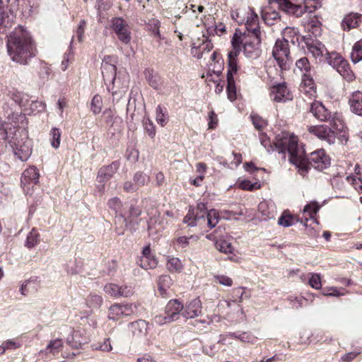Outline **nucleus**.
Returning <instances> with one entry per match:
<instances>
[{
	"label": "nucleus",
	"mask_w": 362,
	"mask_h": 362,
	"mask_svg": "<svg viewBox=\"0 0 362 362\" xmlns=\"http://www.w3.org/2000/svg\"><path fill=\"white\" fill-rule=\"evenodd\" d=\"M272 56L281 70H288L293 63L289 42L285 38L277 39L272 49Z\"/></svg>",
	"instance_id": "423d86ee"
},
{
	"label": "nucleus",
	"mask_w": 362,
	"mask_h": 362,
	"mask_svg": "<svg viewBox=\"0 0 362 362\" xmlns=\"http://www.w3.org/2000/svg\"><path fill=\"white\" fill-rule=\"evenodd\" d=\"M251 119L255 129L258 130L262 129L267 125L266 121L259 115H252Z\"/></svg>",
	"instance_id": "e2e57ef3"
},
{
	"label": "nucleus",
	"mask_w": 362,
	"mask_h": 362,
	"mask_svg": "<svg viewBox=\"0 0 362 362\" xmlns=\"http://www.w3.org/2000/svg\"><path fill=\"white\" fill-rule=\"evenodd\" d=\"M173 284V280L169 275H162L158 281V288L160 294L165 297L167 291Z\"/></svg>",
	"instance_id": "7c9ffc66"
},
{
	"label": "nucleus",
	"mask_w": 362,
	"mask_h": 362,
	"mask_svg": "<svg viewBox=\"0 0 362 362\" xmlns=\"http://www.w3.org/2000/svg\"><path fill=\"white\" fill-rule=\"evenodd\" d=\"M231 43L233 48L228 53V72L236 73L238 71L237 57L241 50L240 45L242 42L240 37L237 34H234Z\"/></svg>",
	"instance_id": "ddd939ff"
},
{
	"label": "nucleus",
	"mask_w": 362,
	"mask_h": 362,
	"mask_svg": "<svg viewBox=\"0 0 362 362\" xmlns=\"http://www.w3.org/2000/svg\"><path fill=\"white\" fill-rule=\"evenodd\" d=\"M110 28L117 35L118 40L124 45H128L132 39V33L127 22L120 17H115L111 20Z\"/></svg>",
	"instance_id": "6e6552de"
},
{
	"label": "nucleus",
	"mask_w": 362,
	"mask_h": 362,
	"mask_svg": "<svg viewBox=\"0 0 362 362\" xmlns=\"http://www.w3.org/2000/svg\"><path fill=\"white\" fill-rule=\"evenodd\" d=\"M156 120L162 127L165 126L168 121V115L166 108L158 105L156 109Z\"/></svg>",
	"instance_id": "58836bf2"
},
{
	"label": "nucleus",
	"mask_w": 362,
	"mask_h": 362,
	"mask_svg": "<svg viewBox=\"0 0 362 362\" xmlns=\"http://www.w3.org/2000/svg\"><path fill=\"white\" fill-rule=\"evenodd\" d=\"M8 97L11 99L16 104L23 110L24 105L28 102L29 95L28 94L18 91L17 90H9L7 93Z\"/></svg>",
	"instance_id": "cd10ccee"
},
{
	"label": "nucleus",
	"mask_w": 362,
	"mask_h": 362,
	"mask_svg": "<svg viewBox=\"0 0 362 362\" xmlns=\"http://www.w3.org/2000/svg\"><path fill=\"white\" fill-rule=\"evenodd\" d=\"M45 108V105L44 103L37 100H31V98L29 96L28 102L23 106V111L25 112V114L30 115L35 112H38L43 111Z\"/></svg>",
	"instance_id": "a878e982"
},
{
	"label": "nucleus",
	"mask_w": 362,
	"mask_h": 362,
	"mask_svg": "<svg viewBox=\"0 0 362 362\" xmlns=\"http://www.w3.org/2000/svg\"><path fill=\"white\" fill-rule=\"evenodd\" d=\"M235 74V73L232 72L227 73V94L230 101H233L236 99V88L233 78Z\"/></svg>",
	"instance_id": "f704fd0d"
},
{
	"label": "nucleus",
	"mask_w": 362,
	"mask_h": 362,
	"mask_svg": "<svg viewBox=\"0 0 362 362\" xmlns=\"http://www.w3.org/2000/svg\"><path fill=\"white\" fill-rule=\"evenodd\" d=\"M123 317L122 304L115 303L109 308L107 317L109 320H118Z\"/></svg>",
	"instance_id": "e433bc0d"
},
{
	"label": "nucleus",
	"mask_w": 362,
	"mask_h": 362,
	"mask_svg": "<svg viewBox=\"0 0 362 362\" xmlns=\"http://www.w3.org/2000/svg\"><path fill=\"white\" fill-rule=\"evenodd\" d=\"M202 305L199 298H196L186 303L182 312V315L186 319H192L202 315Z\"/></svg>",
	"instance_id": "a211bd4d"
},
{
	"label": "nucleus",
	"mask_w": 362,
	"mask_h": 362,
	"mask_svg": "<svg viewBox=\"0 0 362 362\" xmlns=\"http://www.w3.org/2000/svg\"><path fill=\"white\" fill-rule=\"evenodd\" d=\"M123 317L129 316L136 311L137 308L136 305L132 303L122 304Z\"/></svg>",
	"instance_id": "0e129e2a"
},
{
	"label": "nucleus",
	"mask_w": 362,
	"mask_h": 362,
	"mask_svg": "<svg viewBox=\"0 0 362 362\" xmlns=\"http://www.w3.org/2000/svg\"><path fill=\"white\" fill-rule=\"evenodd\" d=\"M21 346V343L16 339H8L2 343V348L4 351L6 350H16Z\"/></svg>",
	"instance_id": "052dcab7"
},
{
	"label": "nucleus",
	"mask_w": 362,
	"mask_h": 362,
	"mask_svg": "<svg viewBox=\"0 0 362 362\" xmlns=\"http://www.w3.org/2000/svg\"><path fill=\"white\" fill-rule=\"evenodd\" d=\"M184 305L177 299L168 301L163 315H156L153 322L158 325H163L176 321L182 315Z\"/></svg>",
	"instance_id": "0eeeda50"
},
{
	"label": "nucleus",
	"mask_w": 362,
	"mask_h": 362,
	"mask_svg": "<svg viewBox=\"0 0 362 362\" xmlns=\"http://www.w3.org/2000/svg\"><path fill=\"white\" fill-rule=\"evenodd\" d=\"M167 267L170 272H180L182 268V265L179 258L170 257L168 261Z\"/></svg>",
	"instance_id": "603ef678"
},
{
	"label": "nucleus",
	"mask_w": 362,
	"mask_h": 362,
	"mask_svg": "<svg viewBox=\"0 0 362 362\" xmlns=\"http://www.w3.org/2000/svg\"><path fill=\"white\" fill-rule=\"evenodd\" d=\"M226 337L230 338L238 339L243 342L254 343L256 341V337L250 332H243L241 334H236L235 332H229Z\"/></svg>",
	"instance_id": "79ce46f5"
},
{
	"label": "nucleus",
	"mask_w": 362,
	"mask_h": 362,
	"mask_svg": "<svg viewBox=\"0 0 362 362\" xmlns=\"http://www.w3.org/2000/svg\"><path fill=\"white\" fill-rule=\"evenodd\" d=\"M303 151V160L305 163V169L303 170L300 166L295 165L298 169V171L302 175H304L308 170L310 166L318 170H322L328 168L330 165V158L325 153L324 149H318L310 154L308 158H306L305 151L302 147H300Z\"/></svg>",
	"instance_id": "39448f33"
},
{
	"label": "nucleus",
	"mask_w": 362,
	"mask_h": 362,
	"mask_svg": "<svg viewBox=\"0 0 362 362\" xmlns=\"http://www.w3.org/2000/svg\"><path fill=\"white\" fill-rule=\"evenodd\" d=\"M215 245L217 250L226 254L232 253L234 250L231 243L228 240L223 238H219L216 241Z\"/></svg>",
	"instance_id": "ea45409f"
},
{
	"label": "nucleus",
	"mask_w": 362,
	"mask_h": 362,
	"mask_svg": "<svg viewBox=\"0 0 362 362\" xmlns=\"http://www.w3.org/2000/svg\"><path fill=\"white\" fill-rule=\"evenodd\" d=\"M110 209H112L116 216L115 219V230L118 235H123L127 228L134 231L137 228V226L141 221L139 216L141 210L139 207L131 204L127 206L129 209V215L126 217L123 212V204L118 197H113L108 201L107 203Z\"/></svg>",
	"instance_id": "7ed1b4c3"
},
{
	"label": "nucleus",
	"mask_w": 362,
	"mask_h": 362,
	"mask_svg": "<svg viewBox=\"0 0 362 362\" xmlns=\"http://www.w3.org/2000/svg\"><path fill=\"white\" fill-rule=\"evenodd\" d=\"M39 242V233L35 229H33L28 235L25 245L32 248L35 247Z\"/></svg>",
	"instance_id": "09e8293b"
},
{
	"label": "nucleus",
	"mask_w": 362,
	"mask_h": 362,
	"mask_svg": "<svg viewBox=\"0 0 362 362\" xmlns=\"http://www.w3.org/2000/svg\"><path fill=\"white\" fill-rule=\"evenodd\" d=\"M1 0H0V27L8 28L13 24L14 14L11 11H5L1 6Z\"/></svg>",
	"instance_id": "c85d7f7f"
},
{
	"label": "nucleus",
	"mask_w": 362,
	"mask_h": 362,
	"mask_svg": "<svg viewBox=\"0 0 362 362\" xmlns=\"http://www.w3.org/2000/svg\"><path fill=\"white\" fill-rule=\"evenodd\" d=\"M351 109L355 114L362 115V92L356 91L353 93L349 99Z\"/></svg>",
	"instance_id": "393cba45"
},
{
	"label": "nucleus",
	"mask_w": 362,
	"mask_h": 362,
	"mask_svg": "<svg viewBox=\"0 0 362 362\" xmlns=\"http://www.w3.org/2000/svg\"><path fill=\"white\" fill-rule=\"evenodd\" d=\"M7 50L11 59L21 64H26L37 52L30 33L21 26L16 28L8 37Z\"/></svg>",
	"instance_id": "f03ea898"
},
{
	"label": "nucleus",
	"mask_w": 362,
	"mask_h": 362,
	"mask_svg": "<svg viewBox=\"0 0 362 362\" xmlns=\"http://www.w3.org/2000/svg\"><path fill=\"white\" fill-rule=\"evenodd\" d=\"M63 342L62 339H56L49 341L46 349L40 351L41 354H51L55 355L58 354L62 349Z\"/></svg>",
	"instance_id": "72a5a7b5"
},
{
	"label": "nucleus",
	"mask_w": 362,
	"mask_h": 362,
	"mask_svg": "<svg viewBox=\"0 0 362 362\" xmlns=\"http://www.w3.org/2000/svg\"><path fill=\"white\" fill-rule=\"evenodd\" d=\"M259 139L261 144L269 153L277 151L281 155L282 159H285L286 153L288 152L289 160L292 164L297 165L303 170L305 169V163L303 160V151L299 148L296 136L283 132L276 136L272 144L266 134H262Z\"/></svg>",
	"instance_id": "f257e3e1"
},
{
	"label": "nucleus",
	"mask_w": 362,
	"mask_h": 362,
	"mask_svg": "<svg viewBox=\"0 0 362 362\" xmlns=\"http://www.w3.org/2000/svg\"><path fill=\"white\" fill-rule=\"evenodd\" d=\"M144 129L151 138H153L156 135V127L153 122L147 118L144 121Z\"/></svg>",
	"instance_id": "680f3d73"
},
{
	"label": "nucleus",
	"mask_w": 362,
	"mask_h": 362,
	"mask_svg": "<svg viewBox=\"0 0 362 362\" xmlns=\"http://www.w3.org/2000/svg\"><path fill=\"white\" fill-rule=\"evenodd\" d=\"M351 61L356 64L362 60V39L357 41L353 46L351 53Z\"/></svg>",
	"instance_id": "4c0bfd02"
},
{
	"label": "nucleus",
	"mask_w": 362,
	"mask_h": 362,
	"mask_svg": "<svg viewBox=\"0 0 362 362\" xmlns=\"http://www.w3.org/2000/svg\"><path fill=\"white\" fill-rule=\"evenodd\" d=\"M103 106V99L100 95H95L92 98L90 103V110L94 115H98L101 112Z\"/></svg>",
	"instance_id": "49530a36"
},
{
	"label": "nucleus",
	"mask_w": 362,
	"mask_h": 362,
	"mask_svg": "<svg viewBox=\"0 0 362 362\" xmlns=\"http://www.w3.org/2000/svg\"><path fill=\"white\" fill-rule=\"evenodd\" d=\"M137 264L143 269L148 270L151 269L157 266V260L153 256L139 257Z\"/></svg>",
	"instance_id": "c9c22d12"
},
{
	"label": "nucleus",
	"mask_w": 362,
	"mask_h": 362,
	"mask_svg": "<svg viewBox=\"0 0 362 362\" xmlns=\"http://www.w3.org/2000/svg\"><path fill=\"white\" fill-rule=\"evenodd\" d=\"M320 209V206L315 202L308 204L303 209V216L301 218V221L304 218L305 222H307L309 219H313L315 222H317L315 219V215L317 213Z\"/></svg>",
	"instance_id": "c756f323"
},
{
	"label": "nucleus",
	"mask_w": 362,
	"mask_h": 362,
	"mask_svg": "<svg viewBox=\"0 0 362 362\" xmlns=\"http://www.w3.org/2000/svg\"><path fill=\"white\" fill-rule=\"evenodd\" d=\"M103 302L102 296L98 294H90L87 299V305L93 309H98L102 305Z\"/></svg>",
	"instance_id": "37998d69"
},
{
	"label": "nucleus",
	"mask_w": 362,
	"mask_h": 362,
	"mask_svg": "<svg viewBox=\"0 0 362 362\" xmlns=\"http://www.w3.org/2000/svg\"><path fill=\"white\" fill-rule=\"evenodd\" d=\"M246 13L247 12L245 10L239 8L235 11H232L231 17L239 25H242L245 23Z\"/></svg>",
	"instance_id": "5fc2aeb1"
},
{
	"label": "nucleus",
	"mask_w": 362,
	"mask_h": 362,
	"mask_svg": "<svg viewBox=\"0 0 362 362\" xmlns=\"http://www.w3.org/2000/svg\"><path fill=\"white\" fill-rule=\"evenodd\" d=\"M39 173L35 167H30L22 174L21 183L24 192L29 193L30 189L39 181Z\"/></svg>",
	"instance_id": "dca6fc26"
},
{
	"label": "nucleus",
	"mask_w": 362,
	"mask_h": 362,
	"mask_svg": "<svg viewBox=\"0 0 362 362\" xmlns=\"http://www.w3.org/2000/svg\"><path fill=\"white\" fill-rule=\"evenodd\" d=\"M308 132L317 136L322 141H326L329 145L333 144L336 141L337 132H339L334 129L332 127H329L327 125H313L308 128Z\"/></svg>",
	"instance_id": "1a4fd4ad"
},
{
	"label": "nucleus",
	"mask_w": 362,
	"mask_h": 362,
	"mask_svg": "<svg viewBox=\"0 0 362 362\" xmlns=\"http://www.w3.org/2000/svg\"><path fill=\"white\" fill-rule=\"evenodd\" d=\"M67 344L74 349H78L89 341V336L83 329L74 330L67 337Z\"/></svg>",
	"instance_id": "aec40b11"
},
{
	"label": "nucleus",
	"mask_w": 362,
	"mask_h": 362,
	"mask_svg": "<svg viewBox=\"0 0 362 362\" xmlns=\"http://www.w3.org/2000/svg\"><path fill=\"white\" fill-rule=\"evenodd\" d=\"M271 99L276 103H286L293 99V95L286 83L273 85L270 91Z\"/></svg>",
	"instance_id": "2eb2a0df"
},
{
	"label": "nucleus",
	"mask_w": 362,
	"mask_h": 362,
	"mask_svg": "<svg viewBox=\"0 0 362 362\" xmlns=\"http://www.w3.org/2000/svg\"><path fill=\"white\" fill-rule=\"evenodd\" d=\"M362 21V15L351 13L346 16L341 22V28L345 31H349L352 28H357Z\"/></svg>",
	"instance_id": "4be33fe9"
},
{
	"label": "nucleus",
	"mask_w": 362,
	"mask_h": 362,
	"mask_svg": "<svg viewBox=\"0 0 362 362\" xmlns=\"http://www.w3.org/2000/svg\"><path fill=\"white\" fill-rule=\"evenodd\" d=\"M207 209L205 204L198 203L196 208L189 207L187 215L184 217L183 221L190 227L197 226V221L204 219L207 214Z\"/></svg>",
	"instance_id": "f8f14e48"
},
{
	"label": "nucleus",
	"mask_w": 362,
	"mask_h": 362,
	"mask_svg": "<svg viewBox=\"0 0 362 362\" xmlns=\"http://www.w3.org/2000/svg\"><path fill=\"white\" fill-rule=\"evenodd\" d=\"M301 85L308 88L309 89L313 88L315 82L313 78L312 72L302 74Z\"/></svg>",
	"instance_id": "13d9d810"
},
{
	"label": "nucleus",
	"mask_w": 362,
	"mask_h": 362,
	"mask_svg": "<svg viewBox=\"0 0 362 362\" xmlns=\"http://www.w3.org/2000/svg\"><path fill=\"white\" fill-rule=\"evenodd\" d=\"M10 143L15 156L19 160L25 161L30 158L32 153L31 141L27 136L21 141L14 139Z\"/></svg>",
	"instance_id": "9d476101"
},
{
	"label": "nucleus",
	"mask_w": 362,
	"mask_h": 362,
	"mask_svg": "<svg viewBox=\"0 0 362 362\" xmlns=\"http://www.w3.org/2000/svg\"><path fill=\"white\" fill-rule=\"evenodd\" d=\"M218 217L219 215L217 211L214 209L208 211L206 214L208 226L210 228L215 227L218 222Z\"/></svg>",
	"instance_id": "864d4df0"
},
{
	"label": "nucleus",
	"mask_w": 362,
	"mask_h": 362,
	"mask_svg": "<svg viewBox=\"0 0 362 362\" xmlns=\"http://www.w3.org/2000/svg\"><path fill=\"white\" fill-rule=\"evenodd\" d=\"M129 330L132 332V336L137 339L148 341V331L150 325L144 320H139L132 322L128 325Z\"/></svg>",
	"instance_id": "4468645a"
},
{
	"label": "nucleus",
	"mask_w": 362,
	"mask_h": 362,
	"mask_svg": "<svg viewBox=\"0 0 362 362\" xmlns=\"http://www.w3.org/2000/svg\"><path fill=\"white\" fill-rule=\"evenodd\" d=\"M310 112L318 120L329 122L334 129L344 131L346 127L341 115L337 112H331L322 103L317 100L313 102L310 105Z\"/></svg>",
	"instance_id": "20e7f679"
},
{
	"label": "nucleus",
	"mask_w": 362,
	"mask_h": 362,
	"mask_svg": "<svg viewBox=\"0 0 362 362\" xmlns=\"http://www.w3.org/2000/svg\"><path fill=\"white\" fill-rule=\"evenodd\" d=\"M149 179L148 175L141 171L136 172L133 177V181L139 189L144 186L149 181Z\"/></svg>",
	"instance_id": "de8ad7c7"
},
{
	"label": "nucleus",
	"mask_w": 362,
	"mask_h": 362,
	"mask_svg": "<svg viewBox=\"0 0 362 362\" xmlns=\"http://www.w3.org/2000/svg\"><path fill=\"white\" fill-rule=\"evenodd\" d=\"M278 223L280 226L284 227H289L294 224V218L287 214L286 213H284L279 218Z\"/></svg>",
	"instance_id": "6e6d98bb"
},
{
	"label": "nucleus",
	"mask_w": 362,
	"mask_h": 362,
	"mask_svg": "<svg viewBox=\"0 0 362 362\" xmlns=\"http://www.w3.org/2000/svg\"><path fill=\"white\" fill-rule=\"evenodd\" d=\"M252 40H245L243 43V52L248 58L256 59L260 54L259 45L261 43V36H252Z\"/></svg>",
	"instance_id": "f3484780"
},
{
	"label": "nucleus",
	"mask_w": 362,
	"mask_h": 362,
	"mask_svg": "<svg viewBox=\"0 0 362 362\" xmlns=\"http://www.w3.org/2000/svg\"><path fill=\"white\" fill-rule=\"evenodd\" d=\"M303 4L304 7H306L308 12H313L316 10L318 7V0H303Z\"/></svg>",
	"instance_id": "69168bd1"
},
{
	"label": "nucleus",
	"mask_w": 362,
	"mask_h": 362,
	"mask_svg": "<svg viewBox=\"0 0 362 362\" xmlns=\"http://www.w3.org/2000/svg\"><path fill=\"white\" fill-rule=\"evenodd\" d=\"M119 167V162L114 161L109 165L100 168L98 173V181L102 182L110 179L117 171Z\"/></svg>",
	"instance_id": "412c9836"
},
{
	"label": "nucleus",
	"mask_w": 362,
	"mask_h": 362,
	"mask_svg": "<svg viewBox=\"0 0 362 362\" xmlns=\"http://www.w3.org/2000/svg\"><path fill=\"white\" fill-rule=\"evenodd\" d=\"M337 72L346 81H351L354 79L355 76L353 71L351 70L349 64L346 60L341 63L337 68L335 69Z\"/></svg>",
	"instance_id": "2f4dec72"
},
{
	"label": "nucleus",
	"mask_w": 362,
	"mask_h": 362,
	"mask_svg": "<svg viewBox=\"0 0 362 362\" xmlns=\"http://www.w3.org/2000/svg\"><path fill=\"white\" fill-rule=\"evenodd\" d=\"M262 18L267 24L273 25L275 21L280 19V15L276 11L268 10L262 13Z\"/></svg>",
	"instance_id": "a18cd8bd"
},
{
	"label": "nucleus",
	"mask_w": 362,
	"mask_h": 362,
	"mask_svg": "<svg viewBox=\"0 0 362 362\" xmlns=\"http://www.w3.org/2000/svg\"><path fill=\"white\" fill-rule=\"evenodd\" d=\"M308 49L315 58H322L324 56L326 57L329 52L325 46L319 41H315L311 44H308Z\"/></svg>",
	"instance_id": "bb28decb"
},
{
	"label": "nucleus",
	"mask_w": 362,
	"mask_h": 362,
	"mask_svg": "<svg viewBox=\"0 0 362 362\" xmlns=\"http://www.w3.org/2000/svg\"><path fill=\"white\" fill-rule=\"evenodd\" d=\"M119 289H121L120 286L113 283L107 284L104 286V291L115 298L119 297Z\"/></svg>",
	"instance_id": "8fccbe9b"
},
{
	"label": "nucleus",
	"mask_w": 362,
	"mask_h": 362,
	"mask_svg": "<svg viewBox=\"0 0 362 362\" xmlns=\"http://www.w3.org/2000/svg\"><path fill=\"white\" fill-rule=\"evenodd\" d=\"M238 187L244 190L252 191L254 189H258L260 185L257 182L252 183L250 180H243L238 183Z\"/></svg>",
	"instance_id": "4d7b16f0"
},
{
	"label": "nucleus",
	"mask_w": 362,
	"mask_h": 362,
	"mask_svg": "<svg viewBox=\"0 0 362 362\" xmlns=\"http://www.w3.org/2000/svg\"><path fill=\"white\" fill-rule=\"evenodd\" d=\"M198 239L197 235L180 236L173 241V244L176 248L185 250L189 245L190 241L197 242Z\"/></svg>",
	"instance_id": "473e14b6"
},
{
	"label": "nucleus",
	"mask_w": 362,
	"mask_h": 362,
	"mask_svg": "<svg viewBox=\"0 0 362 362\" xmlns=\"http://www.w3.org/2000/svg\"><path fill=\"white\" fill-rule=\"evenodd\" d=\"M101 71L105 83L107 84L109 82L113 84L116 78L117 67L107 62H103Z\"/></svg>",
	"instance_id": "5701e85b"
},
{
	"label": "nucleus",
	"mask_w": 362,
	"mask_h": 362,
	"mask_svg": "<svg viewBox=\"0 0 362 362\" xmlns=\"http://www.w3.org/2000/svg\"><path fill=\"white\" fill-rule=\"evenodd\" d=\"M258 211L262 216L264 220L270 219L274 217L276 214V208L274 204L263 201L258 205Z\"/></svg>",
	"instance_id": "b1692460"
},
{
	"label": "nucleus",
	"mask_w": 362,
	"mask_h": 362,
	"mask_svg": "<svg viewBox=\"0 0 362 362\" xmlns=\"http://www.w3.org/2000/svg\"><path fill=\"white\" fill-rule=\"evenodd\" d=\"M103 117H105V122L107 124H112L114 122V119L115 118V111L110 108L106 109L103 113Z\"/></svg>",
	"instance_id": "338daca9"
},
{
	"label": "nucleus",
	"mask_w": 362,
	"mask_h": 362,
	"mask_svg": "<svg viewBox=\"0 0 362 362\" xmlns=\"http://www.w3.org/2000/svg\"><path fill=\"white\" fill-rule=\"evenodd\" d=\"M51 146L54 148H58L60 145L61 132L59 129L52 128L50 132Z\"/></svg>",
	"instance_id": "3c124183"
},
{
	"label": "nucleus",
	"mask_w": 362,
	"mask_h": 362,
	"mask_svg": "<svg viewBox=\"0 0 362 362\" xmlns=\"http://www.w3.org/2000/svg\"><path fill=\"white\" fill-rule=\"evenodd\" d=\"M246 14L244 23L248 33L252 36H261L258 16L250 8Z\"/></svg>",
	"instance_id": "6ab92c4d"
},
{
	"label": "nucleus",
	"mask_w": 362,
	"mask_h": 362,
	"mask_svg": "<svg viewBox=\"0 0 362 362\" xmlns=\"http://www.w3.org/2000/svg\"><path fill=\"white\" fill-rule=\"evenodd\" d=\"M296 66L302 74L312 72L310 64L306 57H302L297 60Z\"/></svg>",
	"instance_id": "c03bdc74"
},
{
	"label": "nucleus",
	"mask_w": 362,
	"mask_h": 362,
	"mask_svg": "<svg viewBox=\"0 0 362 362\" xmlns=\"http://www.w3.org/2000/svg\"><path fill=\"white\" fill-rule=\"evenodd\" d=\"M326 60L329 65L336 69L345 59L339 53L332 52H328L327 55L326 56Z\"/></svg>",
	"instance_id": "a19ab883"
},
{
	"label": "nucleus",
	"mask_w": 362,
	"mask_h": 362,
	"mask_svg": "<svg viewBox=\"0 0 362 362\" xmlns=\"http://www.w3.org/2000/svg\"><path fill=\"white\" fill-rule=\"evenodd\" d=\"M309 285L315 289H320L322 287L321 278L320 274L316 273L310 274Z\"/></svg>",
	"instance_id": "bf43d9fd"
},
{
	"label": "nucleus",
	"mask_w": 362,
	"mask_h": 362,
	"mask_svg": "<svg viewBox=\"0 0 362 362\" xmlns=\"http://www.w3.org/2000/svg\"><path fill=\"white\" fill-rule=\"evenodd\" d=\"M123 189L125 192L133 193L139 189L134 181H126L123 184Z\"/></svg>",
	"instance_id": "774afa93"
},
{
	"label": "nucleus",
	"mask_w": 362,
	"mask_h": 362,
	"mask_svg": "<svg viewBox=\"0 0 362 362\" xmlns=\"http://www.w3.org/2000/svg\"><path fill=\"white\" fill-rule=\"evenodd\" d=\"M269 1L276 3L283 12L296 18H300L308 12L306 7L301 4L294 3L292 0H269Z\"/></svg>",
	"instance_id": "9b49d317"
}]
</instances>
